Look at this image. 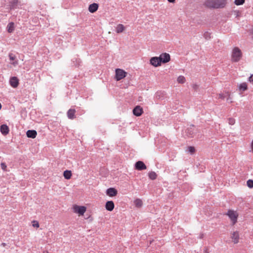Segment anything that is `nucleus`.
I'll return each mask as SVG.
<instances>
[{
  "mask_svg": "<svg viewBox=\"0 0 253 253\" xmlns=\"http://www.w3.org/2000/svg\"><path fill=\"white\" fill-rule=\"evenodd\" d=\"M1 133L3 135H6L9 132V128L6 125H2L0 128Z\"/></svg>",
  "mask_w": 253,
  "mask_h": 253,
  "instance_id": "nucleus-18",
  "label": "nucleus"
},
{
  "mask_svg": "<svg viewBox=\"0 0 253 253\" xmlns=\"http://www.w3.org/2000/svg\"><path fill=\"white\" fill-rule=\"evenodd\" d=\"M148 176L151 180H155L157 178V175L154 171H151L148 173Z\"/></svg>",
  "mask_w": 253,
  "mask_h": 253,
  "instance_id": "nucleus-26",
  "label": "nucleus"
},
{
  "mask_svg": "<svg viewBox=\"0 0 253 253\" xmlns=\"http://www.w3.org/2000/svg\"><path fill=\"white\" fill-rule=\"evenodd\" d=\"M0 165L1 169L4 170H5L6 168V165H5V164L4 163H1Z\"/></svg>",
  "mask_w": 253,
  "mask_h": 253,
  "instance_id": "nucleus-35",
  "label": "nucleus"
},
{
  "mask_svg": "<svg viewBox=\"0 0 253 253\" xmlns=\"http://www.w3.org/2000/svg\"><path fill=\"white\" fill-rule=\"evenodd\" d=\"M72 61L74 63L75 62H76V63H74V65H75V66H79L80 65V63L81 62V61H80V59H77V58H73L72 59Z\"/></svg>",
  "mask_w": 253,
  "mask_h": 253,
  "instance_id": "nucleus-30",
  "label": "nucleus"
},
{
  "mask_svg": "<svg viewBox=\"0 0 253 253\" xmlns=\"http://www.w3.org/2000/svg\"><path fill=\"white\" fill-rule=\"evenodd\" d=\"M135 169L138 170H142L146 169V166L145 164L142 162L139 161L135 164Z\"/></svg>",
  "mask_w": 253,
  "mask_h": 253,
  "instance_id": "nucleus-8",
  "label": "nucleus"
},
{
  "mask_svg": "<svg viewBox=\"0 0 253 253\" xmlns=\"http://www.w3.org/2000/svg\"><path fill=\"white\" fill-rule=\"evenodd\" d=\"M86 208L84 206H75L74 207V212L80 215H83L85 212Z\"/></svg>",
  "mask_w": 253,
  "mask_h": 253,
  "instance_id": "nucleus-5",
  "label": "nucleus"
},
{
  "mask_svg": "<svg viewBox=\"0 0 253 253\" xmlns=\"http://www.w3.org/2000/svg\"><path fill=\"white\" fill-rule=\"evenodd\" d=\"M226 97V94L224 95V94H219V98H221L222 99H224Z\"/></svg>",
  "mask_w": 253,
  "mask_h": 253,
  "instance_id": "nucleus-36",
  "label": "nucleus"
},
{
  "mask_svg": "<svg viewBox=\"0 0 253 253\" xmlns=\"http://www.w3.org/2000/svg\"><path fill=\"white\" fill-rule=\"evenodd\" d=\"M194 126V125H191L190 127L187 129V133L189 137H192L194 136V134L195 133L193 128Z\"/></svg>",
  "mask_w": 253,
  "mask_h": 253,
  "instance_id": "nucleus-19",
  "label": "nucleus"
},
{
  "mask_svg": "<svg viewBox=\"0 0 253 253\" xmlns=\"http://www.w3.org/2000/svg\"><path fill=\"white\" fill-rule=\"evenodd\" d=\"M242 56V51L238 47H235L233 49L231 54V60L233 62H238L241 59Z\"/></svg>",
  "mask_w": 253,
  "mask_h": 253,
  "instance_id": "nucleus-2",
  "label": "nucleus"
},
{
  "mask_svg": "<svg viewBox=\"0 0 253 253\" xmlns=\"http://www.w3.org/2000/svg\"><path fill=\"white\" fill-rule=\"evenodd\" d=\"M188 150L189 152H190L191 154H193L195 152V149L193 146H189L188 147Z\"/></svg>",
  "mask_w": 253,
  "mask_h": 253,
  "instance_id": "nucleus-32",
  "label": "nucleus"
},
{
  "mask_svg": "<svg viewBox=\"0 0 253 253\" xmlns=\"http://www.w3.org/2000/svg\"><path fill=\"white\" fill-rule=\"evenodd\" d=\"M169 2H174L175 1V0H168Z\"/></svg>",
  "mask_w": 253,
  "mask_h": 253,
  "instance_id": "nucleus-42",
  "label": "nucleus"
},
{
  "mask_svg": "<svg viewBox=\"0 0 253 253\" xmlns=\"http://www.w3.org/2000/svg\"><path fill=\"white\" fill-rule=\"evenodd\" d=\"M245 0H235L234 3L237 5H240L244 4Z\"/></svg>",
  "mask_w": 253,
  "mask_h": 253,
  "instance_id": "nucleus-29",
  "label": "nucleus"
},
{
  "mask_svg": "<svg viewBox=\"0 0 253 253\" xmlns=\"http://www.w3.org/2000/svg\"><path fill=\"white\" fill-rule=\"evenodd\" d=\"M248 89V85L246 83H242L239 85V90L240 91H245Z\"/></svg>",
  "mask_w": 253,
  "mask_h": 253,
  "instance_id": "nucleus-21",
  "label": "nucleus"
},
{
  "mask_svg": "<svg viewBox=\"0 0 253 253\" xmlns=\"http://www.w3.org/2000/svg\"><path fill=\"white\" fill-rule=\"evenodd\" d=\"M98 8V4L96 3H93L89 5L88 10L91 13H94L97 10Z\"/></svg>",
  "mask_w": 253,
  "mask_h": 253,
  "instance_id": "nucleus-15",
  "label": "nucleus"
},
{
  "mask_svg": "<svg viewBox=\"0 0 253 253\" xmlns=\"http://www.w3.org/2000/svg\"><path fill=\"white\" fill-rule=\"evenodd\" d=\"M126 72L124 70L121 69H116V76L115 79L116 81H119L125 77H126Z\"/></svg>",
  "mask_w": 253,
  "mask_h": 253,
  "instance_id": "nucleus-3",
  "label": "nucleus"
},
{
  "mask_svg": "<svg viewBox=\"0 0 253 253\" xmlns=\"http://www.w3.org/2000/svg\"><path fill=\"white\" fill-rule=\"evenodd\" d=\"M8 56L9 57V59L12 61L10 63L14 66L17 65L18 64V61L16 59L15 55L12 53H9Z\"/></svg>",
  "mask_w": 253,
  "mask_h": 253,
  "instance_id": "nucleus-14",
  "label": "nucleus"
},
{
  "mask_svg": "<svg viewBox=\"0 0 253 253\" xmlns=\"http://www.w3.org/2000/svg\"><path fill=\"white\" fill-rule=\"evenodd\" d=\"M228 120V123L230 125H233L235 123V120L234 118H230Z\"/></svg>",
  "mask_w": 253,
  "mask_h": 253,
  "instance_id": "nucleus-33",
  "label": "nucleus"
},
{
  "mask_svg": "<svg viewBox=\"0 0 253 253\" xmlns=\"http://www.w3.org/2000/svg\"><path fill=\"white\" fill-rule=\"evenodd\" d=\"M33 226L34 227H39V222L37 221H34L33 223Z\"/></svg>",
  "mask_w": 253,
  "mask_h": 253,
  "instance_id": "nucleus-34",
  "label": "nucleus"
},
{
  "mask_svg": "<svg viewBox=\"0 0 253 253\" xmlns=\"http://www.w3.org/2000/svg\"><path fill=\"white\" fill-rule=\"evenodd\" d=\"M192 87L194 89L197 90L198 88V85L197 84H193L192 85Z\"/></svg>",
  "mask_w": 253,
  "mask_h": 253,
  "instance_id": "nucleus-37",
  "label": "nucleus"
},
{
  "mask_svg": "<svg viewBox=\"0 0 253 253\" xmlns=\"http://www.w3.org/2000/svg\"><path fill=\"white\" fill-rule=\"evenodd\" d=\"M159 58L161 60V63H166L169 62L170 60V55L169 53H167L161 54L159 56Z\"/></svg>",
  "mask_w": 253,
  "mask_h": 253,
  "instance_id": "nucleus-4",
  "label": "nucleus"
},
{
  "mask_svg": "<svg viewBox=\"0 0 253 253\" xmlns=\"http://www.w3.org/2000/svg\"><path fill=\"white\" fill-rule=\"evenodd\" d=\"M9 83L12 87L15 88L18 85L19 81L17 77H13L10 79Z\"/></svg>",
  "mask_w": 253,
  "mask_h": 253,
  "instance_id": "nucleus-9",
  "label": "nucleus"
},
{
  "mask_svg": "<svg viewBox=\"0 0 253 253\" xmlns=\"http://www.w3.org/2000/svg\"><path fill=\"white\" fill-rule=\"evenodd\" d=\"M76 110L73 109H70L67 112V117L69 119L73 120L75 118Z\"/></svg>",
  "mask_w": 253,
  "mask_h": 253,
  "instance_id": "nucleus-17",
  "label": "nucleus"
},
{
  "mask_svg": "<svg viewBox=\"0 0 253 253\" xmlns=\"http://www.w3.org/2000/svg\"><path fill=\"white\" fill-rule=\"evenodd\" d=\"M134 204L135 207L137 208H140L143 205L142 200L138 198L134 200Z\"/></svg>",
  "mask_w": 253,
  "mask_h": 253,
  "instance_id": "nucleus-24",
  "label": "nucleus"
},
{
  "mask_svg": "<svg viewBox=\"0 0 253 253\" xmlns=\"http://www.w3.org/2000/svg\"><path fill=\"white\" fill-rule=\"evenodd\" d=\"M106 194L110 197H113L117 194V191L114 188H109L106 190Z\"/></svg>",
  "mask_w": 253,
  "mask_h": 253,
  "instance_id": "nucleus-13",
  "label": "nucleus"
},
{
  "mask_svg": "<svg viewBox=\"0 0 253 253\" xmlns=\"http://www.w3.org/2000/svg\"><path fill=\"white\" fill-rule=\"evenodd\" d=\"M247 185L250 188H253V180L249 179L247 182Z\"/></svg>",
  "mask_w": 253,
  "mask_h": 253,
  "instance_id": "nucleus-28",
  "label": "nucleus"
},
{
  "mask_svg": "<svg viewBox=\"0 0 253 253\" xmlns=\"http://www.w3.org/2000/svg\"><path fill=\"white\" fill-rule=\"evenodd\" d=\"M227 215L229 216L231 220L235 224L237 222L238 215L233 211L229 210Z\"/></svg>",
  "mask_w": 253,
  "mask_h": 253,
  "instance_id": "nucleus-6",
  "label": "nucleus"
},
{
  "mask_svg": "<svg viewBox=\"0 0 253 253\" xmlns=\"http://www.w3.org/2000/svg\"><path fill=\"white\" fill-rule=\"evenodd\" d=\"M177 81L178 83L183 84L185 82V78L183 76H179L177 79Z\"/></svg>",
  "mask_w": 253,
  "mask_h": 253,
  "instance_id": "nucleus-27",
  "label": "nucleus"
},
{
  "mask_svg": "<svg viewBox=\"0 0 253 253\" xmlns=\"http://www.w3.org/2000/svg\"><path fill=\"white\" fill-rule=\"evenodd\" d=\"M204 37L206 39V40H209L211 38V33L208 32H205L204 34Z\"/></svg>",
  "mask_w": 253,
  "mask_h": 253,
  "instance_id": "nucleus-31",
  "label": "nucleus"
},
{
  "mask_svg": "<svg viewBox=\"0 0 253 253\" xmlns=\"http://www.w3.org/2000/svg\"><path fill=\"white\" fill-rule=\"evenodd\" d=\"M249 81L250 82H253V74L249 78Z\"/></svg>",
  "mask_w": 253,
  "mask_h": 253,
  "instance_id": "nucleus-38",
  "label": "nucleus"
},
{
  "mask_svg": "<svg viewBox=\"0 0 253 253\" xmlns=\"http://www.w3.org/2000/svg\"><path fill=\"white\" fill-rule=\"evenodd\" d=\"M1 245L3 247H5L6 244L5 243H3L1 244Z\"/></svg>",
  "mask_w": 253,
  "mask_h": 253,
  "instance_id": "nucleus-43",
  "label": "nucleus"
},
{
  "mask_svg": "<svg viewBox=\"0 0 253 253\" xmlns=\"http://www.w3.org/2000/svg\"><path fill=\"white\" fill-rule=\"evenodd\" d=\"M26 135L29 138H35L37 135V132L35 130H28L26 132Z\"/></svg>",
  "mask_w": 253,
  "mask_h": 253,
  "instance_id": "nucleus-16",
  "label": "nucleus"
},
{
  "mask_svg": "<svg viewBox=\"0 0 253 253\" xmlns=\"http://www.w3.org/2000/svg\"><path fill=\"white\" fill-rule=\"evenodd\" d=\"M226 4V0H206L204 5L207 7L212 9L222 8Z\"/></svg>",
  "mask_w": 253,
  "mask_h": 253,
  "instance_id": "nucleus-1",
  "label": "nucleus"
},
{
  "mask_svg": "<svg viewBox=\"0 0 253 253\" xmlns=\"http://www.w3.org/2000/svg\"><path fill=\"white\" fill-rule=\"evenodd\" d=\"M114 203L112 201H109L106 203L105 208L108 211H112L114 210Z\"/></svg>",
  "mask_w": 253,
  "mask_h": 253,
  "instance_id": "nucleus-11",
  "label": "nucleus"
},
{
  "mask_svg": "<svg viewBox=\"0 0 253 253\" xmlns=\"http://www.w3.org/2000/svg\"><path fill=\"white\" fill-rule=\"evenodd\" d=\"M251 34L252 35V38L253 39V28L251 30Z\"/></svg>",
  "mask_w": 253,
  "mask_h": 253,
  "instance_id": "nucleus-40",
  "label": "nucleus"
},
{
  "mask_svg": "<svg viewBox=\"0 0 253 253\" xmlns=\"http://www.w3.org/2000/svg\"><path fill=\"white\" fill-rule=\"evenodd\" d=\"M125 29V26L123 24H119L116 27V32L117 33H121L124 31Z\"/></svg>",
  "mask_w": 253,
  "mask_h": 253,
  "instance_id": "nucleus-23",
  "label": "nucleus"
},
{
  "mask_svg": "<svg viewBox=\"0 0 253 253\" xmlns=\"http://www.w3.org/2000/svg\"><path fill=\"white\" fill-rule=\"evenodd\" d=\"M226 96L227 97V101H230V94H229L228 92H226Z\"/></svg>",
  "mask_w": 253,
  "mask_h": 253,
  "instance_id": "nucleus-39",
  "label": "nucleus"
},
{
  "mask_svg": "<svg viewBox=\"0 0 253 253\" xmlns=\"http://www.w3.org/2000/svg\"><path fill=\"white\" fill-rule=\"evenodd\" d=\"M7 29L8 33H12L14 30V24L13 22L8 23L7 26Z\"/></svg>",
  "mask_w": 253,
  "mask_h": 253,
  "instance_id": "nucleus-22",
  "label": "nucleus"
},
{
  "mask_svg": "<svg viewBox=\"0 0 253 253\" xmlns=\"http://www.w3.org/2000/svg\"><path fill=\"white\" fill-rule=\"evenodd\" d=\"M231 238L233 240V242L235 244H237L239 242V234L237 232H234L233 233L231 236Z\"/></svg>",
  "mask_w": 253,
  "mask_h": 253,
  "instance_id": "nucleus-20",
  "label": "nucleus"
},
{
  "mask_svg": "<svg viewBox=\"0 0 253 253\" xmlns=\"http://www.w3.org/2000/svg\"><path fill=\"white\" fill-rule=\"evenodd\" d=\"M63 175L65 179H69L72 176V173H71V171L68 170L64 171Z\"/></svg>",
  "mask_w": 253,
  "mask_h": 253,
  "instance_id": "nucleus-25",
  "label": "nucleus"
},
{
  "mask_svg": "<svg viewBox=\"0 0 253 253\" xmlns=\"http://www.w3.org/2000/svg\"><path fill=\"white\" fill-rule=\"evenodd\" d=\"M150 64L154 67H158L161 65L159 57H152L150 60Z\"/></svg>",
  "mask_w": 253,
  "mask_h": 253,
  "instance_id": "nucleus-7",
  "label": "nucleus"
},
{
  "mask_svg": "<svg viewBox=\"0 0 253 253\" xmlns=\"http://www.w3.org/2000/svg\"><path fill=\"white\" fill-rule=\"evenodd\" d=\"M18 0H12L9 2V6L10 10H14L18 8Z\"/></svg>",
  "mask_w": 253,
  "mask_h": 253,
  "instance_id": "nucleus-10",
  "label": "nucleus"
},
{
  "mask_svg": "<svg viewBox=\"0 0 253 253\" xmlns=\"http://www.w3.org/2000/svg\"><path fill=\"white\" fill-rule=\"evenodd\" d=\"M142 112V109L139 106H136L133 110V113L136 116H140Z\"/></svg>",
  "mask_w": 253,
  "mask_h": 253,
  "instance_id": "nucleus-12",
  "label": "nucleus"
},
{
  "mask_svg": "<svg viewBox=\"0 0 253 253\" xmlns=\"http://www.w3.org/2000/svg\"><path fill=\"white\" fill-rule=\"evenodd\" d=\"M2 108V105L1 104V103H0V110Z\"/></svg>",
  "mask_w": 253,
  "mask_h": 253,
  "instance_id": "nucleus-44",
  "label": "nucleus"
},
{
  "mask_svg": "<svg viewBox=\"0 0 253 253\" xmlns=\"http://www.w3.org/2000/svg\"><path fill=\"white\" fill-rule=\"evenodd\" d=\"M251 148H252V151H253V141L251 143Z\"/></svg>",
  "mask_w": 253,
  "mask_h": 253,
  "instance_id": "nucleus-41",
  "label": "nucleus"
}]
</instances>
